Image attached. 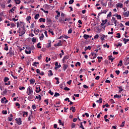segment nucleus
I'll return each mask as SVG.
<instances>
[{
    "label": "nucleus",
    "instance_id": "obj_10",
    "mask_svg": "<svg viewBox=\"0 0 129 129\" xmlns=\"http://www.w3.org/2000/svg\"><path fill=\"white\" fill-rule=\"evenodd\" d=\"M54 47H59V46H62V43H61V40H60L58 43L57 44H54Z\"/></svg>",
    "mask_w": 129,
    "mask_h": 129
},
{
    "label": "nucleus",
    "instance_id": "obj_11",
    "mask_svg": "<svg viewBox=\"0 0 129 129\" xmlns=\"http://www.w3.org/2000/svg\"><path fill=\"white\" fill-rule=\"evenodd\" d=\"M55 13H56V14H57V15L55 16V19H56V20H58V18H59L60 17V12H59V11H56Z\"/></svg>",
    "mask_w": 129,
    "mask_h": 129
},
{
    "label": "nucleus",
    "instance_id": "obj_57",
    "mask_svg": "<svg viewBox=\"0 0 129 129\" xmlns=\"http://www.w3.org/2000/svg\"><path fill=\"white\" fill-rule=\"evenodd\" d=\"M39 32H40V30L39 29L34 30V33H35V34H36V33H39Z\"/></svg>",
    "mask_w": 129,
    "mask_h": 129
},
{
    "label": "nucleus",
    "instance_id": "obj_39",
    "mask_svg": "<svg viewBox=\"0 0 129 129\" xmlns=\"http://www.w3.org/2000/svg\"><path fill=\"white\" fill-rule=\"evenodd\" d=\"M46 21H47V23H49V24H50V23H51V22H52V20L50 18H47Z\"/></svg>",
    "mask_w": 129,
    "mask_h": 129
},
{
    "label": "nucleus",
    "instance_id": "obj_37",
    "mask_svg": "<svg viewBox=\"0 0 129 129\" xmlns=\"http://www.w3.org/2000/svg\"><path fill=\"white\" fill-rule=\"evenodd\" d=\"M26 20L28 21H31V20H32V17H31V16H27L26 18Z\"/></svg>",
    "mask_w": 129,
    "mask_h": 129
},
{
    "label": "nucleus",
    "instance_id": "obj_56",
    "mask_svg": "<svg viewBox=\"0 0 129 129\" xmlns=\"http://www.w3.org/2000/svg\"><path fill=\"white\" fill-rule=\"evenodd\" d=\"M11 28H15L16 27V25L14 23H11Z\"/></svg>",
    "mask_w": 129,
    "mask_h": 129
},
{
    "label": "nucleus",
    "instance_id": "obj_41",
    "mask_svg": "<svg viewBox=\"0 0 129 129\" xmlns=\"http://www.w3.org/2000/svg\"><path fill=\"white\" fill-rule=\"evenodd\" d=\"M81 65V63H80L79 62H77L76 63L75 66H76V67H77L78 66L80 67Z\"/></svg>",
    "mask_w": 129,
    "mask_h": 129
},
{
    "label": "nucleus",
    "instance_id": "obj_46",
    "mask_svg": "<svg viewBox=\"0 0 129 129\" xmlns=\"http://www.w3.org/2000/svg\"><path fill=\"white\" fill-rule=\"evenodd\" d=\"M32 114H33V112H32L31 111V113L28 117V120H29L30 121L31 120V116H32Z\"/></svg>",
    "mask_w": 129,
    "mask_h": 129
},
{
    "label": "nucleus",
    "instance_id": "obj_22",
    "mask_svg": "<svg viewBox=\"0 0 129 129\" xmlns=\"http://www.w3.org/2000/svg\"><path fill=\"white\" fill-rule=\"evenodd\" d=\"M54 79H55V80H56V82L55 83L56 84H59V83H60V82H59V78L55 77L54 78Z\"/></svg>",
    "mask_w": 129,
    "mask_h": 129
},
{
    "label": "nucleus",
    "instance_id": "obj_55",
    "mask_svg": "<svg viewBox=\"0 0 129 129\" xmlns=\"http://www.w3.org/2000/svg\"><path fill=\"white\" fill-rule=\"evenodd\" d=\"M48 93H50V94L51 95H54V93L53 92H52V91H51V90H50L49 91Z\"/></svg>",
    "mask_w": 129,
    "mask_h": 129
},
{
    "label": "nucleus",
    "instance_id": "obj_50",
    "mask_svg": "<svg viewBox=\"0 0 129 129\" xmlns=\"http://www.w3.org/2000/svg\"><path fill=\"white\" fill-rule=\"evenodd\" d=\"M74 3V0H70L69 2V5H72Z\"/></svg>",
    "mask_w": 129,
    "mask_h": 129
},
{
    "label": "nucleus",
    "instance_id": "obj_34",
    "mask_svg": "<svg viewBox=\"0 0 129 129\" xmlns=\"http://www.w3.org/2000/svg\"><path fill=\"white\" fill-rule=\"evenodd\" d=\"M39 39L40 40V41L43 40V39H44V34H42L41 36L39 37Z\"/></svg>",
    "mask_w": 129,
    "mask_h": 129
},
{
    "label": "nucleus",
    "instance_id": "obj_25",
    "mask_svg": "<svg viewBox=\"0 0 129 129\" xmlns=\"http://www.w3.org/2000/svg\"><path fill=\"white\" fill-rule=\"evenodd\" d=\"M9 80H10V79L8 77H5L4 79V82H8V81H9Z\"/></svg>",
    "mask_w": 129,
    "mask_h": 129
},
{
    "label": "nucleus",
    "instance_id": "obj_30",
    "mask_svg": "<svg viewBox=\"0 0 129 129\" xmlns=\"http://www.w3.org/2000/svg\"><path fill=\"white\" fill-rule=\"evenodd\" d=\"M123 41H124V44H126V43H127V42L129 41V39H127L126 38H124L123 39Z\"/></svg>",
    "mask_w": 129,
    "mask_h": 129
},
{
    "label": "nucleus",
    "instance_id": "obj_47",
    "mask_svg": "<svg viewBox=\"0 0 129 129\" xmlns=\"http://www.w3.org/2000/svg\"><path fill=\"white\" fill-rule=\"evenodd\" d=\"M105 106H106V107H108V106H109V105H108V104H106L105 105H103V106H102L103 108H104V107H105Z\"/></svg>",
    "mask_w": 129,
    "mask_h": 129
},
{
    "label": "nucleus",
    "instance_id": "obj_26",
    "mask_svg": "<svg viewBox=\"0 0 129 129\" xmlns=\"http://www.w3.org/2000/svg\"><path fill=\"white\" fill-rule=\"evenodd\" d=\"M16 8H17V7H14L12 9H11L10 10L11 13H14V12H15V10H16Z\"/></svg>",
    "mask_w": 129,
    "mask_h": 129
},
{
    "label": "nucleus",
    "instance_id": "obj_8",
    "mask_svg": "<svg viewBox=\"0 0 129 129\" xmlns=\"http://www.w3.org/2000/svg\"><path fill=\"white\" fill-rule=\"evenodd\" d=\"M55 67L54 68V69H55V70H57L58 68H60V67H61V64H60V63L59 65L58 64V62H55Z\"/></svg>",
    "mask_w": 129,
    "mask_h": 129
},
{
    "label": "nucleus",
    "instance_id": "obj_38",
    "mask_svg": "<svg viewBox=\"0 0 129 129\" xmlns=\"http://www.w3.org/2000/svg\"><path fill=\"white\" fill-rule=\"evenodd\" d=\"M40 45H41V43H40V42H39L37 44V47L38 49H41L42 48V46H40Z\"/></svg>",
    "mask_w": 129,
    "mask_h": 129
},
{
    "label": "nucleus",
    "instance_id": "obj_35",
    "mask_svg": "<svg viewBox=\"0 0 129 129\" xmlns=\"http://www.w3.org/2000/svg\"><path fill=\"white\" fill-rule=\"evenodd\" d=\"M25 115H26V116H28V112H23V117H25Z\"/></svg>",
    "mask_w": 129,
    "mask_h": 129
},
{
    "label": "nucleus",
    "instance_id": "obj_53",
    "mask_svg": "<svg viewBox=\"0 0 129 129\" xmlns=\"http://www.w3.org/2000/svg\"><path fill=\"white\" fill-rule=\"evenodd\" d=\"M64 90L67 91H69V90H70V89L67 87H66L64 88Z\"/></svg>",
    "mask_w": 129,
    "mask_h": 129
},
{
    "label": "nucleus",
    "instance_id": "obj_42",
    "mask_svg": "<svg viewBox=\"0 0 129 129\" xmlns=\"http://www.w3.org/2000/svg\"><path fill=\"white\" fill-rule=\"evenodd\" d=\"M60 96V94H59L57 92H55L54 93V97H57V96Z\"/></svg>",
    "mask_w": 129,
    "mask_h": 129
},
{
    "label": "nucleus",
    "instance_id": "obj_14",
    "mask_svg": "<svg viewBox=\"0 0 129 129\" xmlns=\"http://www.w3.org/2000/svg\"><path fill=\"white\" fill-rule=\"evenodd\" d=\"M116 18H117V20H121V16L118 14H115Z\"/></svg>",
    "mask_w": 129,
    "mask_h": 129
},
{
    "label": "nucleus",
    "instance_id": "obj_20",
    "mask_svg": "<svg viewBox=\"0 0 129 129\" xmlns=\"http://www.w3.org/2000/svg\"><path fill=\"white\" fill-rule=\"evenodd\" d=\"M16 5H20L21 4V0H15Z\"/></svg>",
    "mask_w": 129,
    "mask_h": 129
},
{
    "label": "nucleus",
    "instance_id": "obj_24",
    "mask_svg": "<svg viewBox=\"0 0 129 129\" xmlns=\"http://www.w3.org/2000/svg\"><path fill=\"white\" fill-rule=\"evenodd\" d=\"M107 12H108V9L103 10V11H102L101 12V14H106Z\"/></svg>",
    "mask_w": 129,
    "mask_h": 129
},
{
    "label": "nucleus",
    "instance_id": "obj_9",
    "mask_svg": "<svg viewBox=\"0 0 129 129\" xmlns=\"http://www.w3.org/2000/svg\"><path fill=\"white\" fill-rule=\"evenodd\" d=\"M91 55L93 57H91V59H95L97 57V54L95 53L94 52H92Z\"/></svg>",
    "mask_w": 129,
    "mask_h": 129
},
{
    "label": "nucleus",
    "instance_id": "obj_5",
    "mask_svg": "<svg viewBox=\"0 0 129 129\" xmlns=\"http://www.w3.org/2000/svg\"><path fill=\"white\" fill-rule=\"evenodd\" d=\"M116 8L117 9H118V8H120V9H122V8H123V5L121 3H118L116 4Z\"/></svg>",
    "mask_w": 129,
    "mask_h": 129
},
{
    "label": "nucleus",
    "instance_id": "obj_1",
    "mask_svg": "<svg viewBox=\"0 0 129 129\" xmlns=\"http://www.w3.org/2000/svg\"><path fill=\"white\" fill-rule=\"evenodd\" d=\"M35 49V47L34 45H31V46L26 47V50H25L26 54H31V51Z\"/></svg>",
    "mask_w": 129,
    "mask_h": 129
},
{
    "label": "nucleus",
    "instance_id": "obj_58",
    "mask_svg": "<svg viewBox=\"0 0 129 129\" xmlns=\"http://www.w3.org/2000/svg\"><path fill=\"white\" fill-rule=\"evenodd\" d=\"M1 7H2V8H3V9H5V8H6V4H5V3L2 4L1 5Z\"/></svg>",
    "mask_w": 129,
    "mask_h": 129
},
{
    "label": "nucleus",
    "instance_id": "obj_27",
    "mask_svg": "<svg viewBox=\"0 0 129 129\" xmlns=\"http://www.w3.org/2000/svg\"><path fill=\"white\" fill-rule=\"evenodd\" d=\"M128 64H129V57H127L126 59V62L125 63V65L126 66Z\"/></svg>",
    "mask_w": 129,
    "mask_h": 129
},
{
    "label": "nucleus",
    "instance_id": "obj_40",
    "mask_svg": "<svg viewBox=\"0 0 129 129\" xmlns=\"http://www.w3.org/2000/svg\"><path fill=\"white\" fill-rule=\"evenodd\" d=\"M39 64L38 62L35 61L34 62H33V66H35V67H36V66H37V64Z\"/></svg>",
    "mask_w": 129,
    "mask_h": 129
},
{
    "label": "nucleus",
    "instance_id": "obj_45",
    "mask_svg": "<svg viewBox=\"0 0 129 129\" xmlns=\"http://www.w3.org/2000/svg\"><path fill=\"white\" fill-rule=\"evenodd\" d=\"M36 41H37V38H35V37H33L32 38V42L33 43H36Z\"/></svg>",
    "mask_w": 129,
    "mask_h": 129
},
{
    "label": "nucleus",
    "instance_id": "obj_17",
    "mask_svg": "<svg viewBox=\"0 0 129 129\" xmlns=\"http://www.w3.org/2000/svg\"><path fill=\"white\" fill-rule=\"evenodd\" d=\"M70 110H72L73 112H75L76 111V109H75V107H72L70 108Z\"/></svg>",
    "mask_w": 129,
    "mask_h": 129
},
{
    "label": "nucleus",
    "instance_id": "obj_12",
    "mask_svg": "<svg viewBox=\"0 0 129 129\" xmlns=\"http://www.w3.org/2000/svg\"><path fill=\"white\" fill-rule=\"evenodd\" d=\"M68 68V65L63 64V68H62L63 71H66V69H67Z\"/></svg>",
    "mask_w": 129,
    "mask_h": 129
},
{
    "label": "nucleus",
    "instance_id": "obj_63",
    "mask_svg": "<svg viewBox=\"0 0 129 129\" xmlns=\"http://www.w3.org/2000/svg\"><path fill=\"white\" fill-rule=\"evenodd\" d=\"M32 109H36V108H37V107L36 106V105H33L32 106Z\"/></svg>",
    "mask_w": 129,
    "mask_h": 129
},
{
    "label": "nucleus",
    "instance_id": "obj_3",
    "mask_svg": "<svg viewBox=\"0 0 129 129\" xmlns=\"http://www.w3.org/2000/svg\"><path fill=\"white\" fill-rule=\"evenodd\" d=\"M27 93L28 95H30V94H32V93H33V88H32V87L29 86L28 87Z\"/></svg>",
    "mask_w": 129,
    "mask_h": 129
},
{
    "label": "nucleus",
    "instance_id": "obj_33",
    "mask_svg": "<svg viewBox=\"0 0 129 129\" xmlns=\"http://www.w3.org/2000/svg\"><path fill=\"white\" fill-rule=\"evenodd\" d=\"M83 37L85 39H88L89 38V35H87V34H84V36H83Z\"/></svg>",
    "mask_w": 129,
    "mask_h": 129
},
{
    "label": "nucleus",
    "instance_id": "obj_6",
    "mask_svg": "<svg viewBox=\"0 0 129 129\" xmlns=\"http://www.w3.org/2000/svg\"><path fill=\"white\" fill-rule=\"evenodd\" d=\"M7 54H10L11 56H14V51H13V48L11 47L9 49V52Z\"/></svg>",
    "mask_w": 129,
    "mask_h": 129
},
{
    "label": "nucleus",
    "instance_id": "obj_31",
    "mask_svg": "<svg viewBox=\"0 0 129 129\" xmlns=\"http://www.w3.org/2000/svg\"><path fill=\"white\" fill-rule=\"evenodd\" d=\"M96 102H99V103H102V98H99V99L98 100H97Z\"/></svg>",
    "mask_w": 129,
    "mask_h": 129
},
{
    "label": "nucleus",
    "instance_id": "obj_49",
    "mask_svg": "<svg viewBox=\"0 0 129 129\" xmlns=\"http://www.w3.org/2000/svg\"><path fill=\"white\" fill-rule=\"evenodd\" d=\"M116 37L118 38V39H119V38H120V33H117L116 34Z\"/></svg>",
    "mask_w": 129,
    "mask_h": 129
},
{
    "label": "nucleus",
    "instance_id": "obj_51",
    "mask_svg": "<svg viewBox=\"0 0 129 129\" xmlns=\"http://www.w3.org/2000/svg\"><path fill=\"white\" fill-rule=\"evenodd\" d=\"M103 47L104 48H105V47H107V48H109V45H108L107 43H106V44H104L103 45Z\"/></svg>",
    "mask_w": 129,
    "mask_h": 129
},
{
    "label": "nucleus",
    "instance_id": "obj_29",
    "mask_svg": "<svg viewBox=\"0 0 129 129\" xmlns=\"http://www.w3.org/2000/svg\"><path fill=\"white\" fill-rule=\"evenodd\" d=\"M39 17H40V15H39V14H36L34 17L35 20H38V19L39 18Z\"/></svg>",
    "mask_w": 129,
    "mask_h": 129
},
{
    "label": "nucleus",
    "instance_id": "obj_19",
    "mask_svg": "<svg viewBox=\"0 0 129 129\" xmlns=\"http://www.w3.org/2000/svg\"><path fill=\"white\" fill-rule=\"evenodd\" d=\"M85 51H86L87 50H91V46H88V47L85 46Z\"/></svg>",
    "mask_w": 129,
    "mask_h": 129
},
{
    "label": "nucleus",
    "instance_id": "obj_59",
    "mask_svg": "<svg viewBox=\"0 0 129 129\" xmlns=\"http://www.w3.org/2000/svg\"><path fill=\"white\" fill-rule=\"evenodd\" d=\"M8 92V91L7 90H5L3 91V92L2 93V95H4V94H6Z\"/></svg>",
    "mask_w": 129,
    "mask_h": 129
},
{
    "label": "nucleus",
    "instance_id": "obj_4",
    "mask_svg": "<svg viewBox=\"0 0 129 129\" xmlns=\"http://www.w3.org/2000/svg\"><path fill=\"white\" fill-rule=\"evenodd\" d=\"M16 123L19 124V125H21L22 124V118H17L15 119Z\"/></svg>",
    "mask_w": 129,
    "mask_h": 129
},
{
    "label": "nucleus",
    "instance_id": "obj_28",
    "mask_svg": "<svg viewBox=\"0 0 129 129\" xmlns=\"http://www.w3.org/2000/svg\"><path fill=\"white\" fill-rule=\"evenodd\" d=\"M53 76V73H52V71L49 70L48 71V76Z\"/></svg>",
    "mask_w": 129,
    "mask_h": 129
},
{
    "label": "nucleus",
    "instance_id": "obj_7",
    "mask_svg": "<svg viewBox=\"0 0 129 129\" xmlns=\"http://www.w3.org/2000/svg\"><path fill=\"white\" fill-rule=\"evenodd\" d=\"M35 91L36 93H39V92H41V91H42V90L40 88V86H37L36 87Z\"/></svg>",
    "mask_w": 129,
    "mask_h": 129
},
{
    "label": "nucleus",
    "instance_id": "obj_16",
    "mask_svg": "<svg viewBox=\"0 0 129 129\" xmlns=\"http://www.w3.org/2000/svg\"><path fill=\"white\" fill-rule=\"evenodd\" d=\"M22 24H23L22 22H20V23L19 22H17V28H19V27L22 26Z\"/></svg>",
    "mask_w": 129,
    "mask_h": 129
},
{
    "label": "nucleus",
    "instance_id": "obj_21",
    "mask_svg": "<svg viewBox=\"0 0 129 129\" xmlns=\"http://www.w3.org/2000/svg\"><path fill=\"white\" fill-rule=\"evenodd\" d=\"M30 84H34V83H35L36 81H35V80H34V79H32L30 80Z\"/></svg>",
    "mask_w": 129,
    "mask_h": 129
},
{
    "label": "nucleus",
    "instance_id": "obj_61",
    "mask_svg": "<svg viewBox=\"0 0 129 129\" xmlns=\"http://www.w3.org/2000/svg\"><path fill=\"white\" fill-rule=\"evenodd\" d=\"M112 21H113V22H117V20H115V18L114 17L112 18Z\"/></svg>",
    "mask_w": 129,
    "mask_h": 129
},
{
    "label": "nucleus",
    "instance_id": "obj_36",
    "mask_svg": "<svg viewBox=\"0 0 129 129\" xmlns=\"http://www.w3.org/2000/svg\"><path fill=\"white\" fill-rule=\"evenodd\" d=\"M105 38V35H103L101 36L100 39L101 40V41H103Z\"/></svg>",
    "mask_w": 129,
    "mask_h": 129
},
{
    "label": "nucleus",
    "instance_id": "obj_15",
    "mask_svg": "<svg viewBox=\"0 0 129 129\" xmlns=\"http://www.w3.org/2000/svg\"><path fill=\"white\" fill-rule=\"evenodd\" d=\"M39 22L41 23V22H43V23H45L46 22V19L45 18H41L39 19Z\"/></svg>",
    "mask_w": 129,
    "mask_h": 129
},
{
    "label": "nucleus",
    "instance_id": "obj_60",
    "mask_svg": "<svg viewBox=\"0 0 129 129\" xmlns=\"http://www.w3.org/2000/svg\"><path fill=\"white\" fill-rule=\"evenodd\" d=\"M19 89L20 90H25V87H20Z\"/></svg>",
    "mask_w": 129,
    "mask_h": 129
},
{
    "label": "nucleus",
    "instance_id": "obj_2",
    "mask_svg": "<svg viewBox=\"0 0 129 129\" xmlns=\"http://www.w3.org/2000/svg\"><path fill=\"white\" fill-rule=\"evenodd\" d=\"M19 36H23V35H24V34L26 33V32L25 31V27H22L21 28H19Z\"/></svg>",
    "mask_w": 129,
    "mask_h": 129
},
{
    "label": "nucleus",
    "instance_id": "obj_52",
    "mask_svg": "<svg viewBox=\"0 0 129 129\" xmlns=\"http://www.w3.org/2000/svg\"><path fill=\"white\" fill-rule=\"evenodd\" d=\"M16 106H18V108H20V107H21V105H20V103L18 102L16 103Z\"/></svg>",
    "mask_w": 129,
    "mask_h": 129
},
{
    "label": "nucleus",
    "instance_id": "obj_44",
    "mask_svg": "<svg viewBox=\"0 0 129 129\" xmlns=\"http://www.w3.org/2000/svg\"><path fill=\"white\" fill-rule=\"evenodd\" d=\"M116 47H121L122 46V43H119L117 45H116Z\"/></svg>",
    "mask_w": 129,
    "mask_h": 129
},
{
    "label": "nucleus",
    "instance_id": "obj_32",
    "mask_svg": "<svg viewBox=\"0 0 129 129\" xmlns=\"http://www.w3.org/2000/svg\"><path fill=\"white\" fill-rule=\"evenodd\" d=\"M58 123H59L60 125L64 126V123H62V121L60 119L58 120Z\"/></svg>",
    "mask_w": 129,
    "mask_h": 129
},
{
    "label": "nucleus",
    "instance_id": "obj_23",
    "mask_svg": "<svg viewBox=\"0 0 129 129\" xmlns=\"http://www.w3.org/2000/svg\"><path fill=\"white\" fill-rule=\"evenodd\" d=\"M35 98H36V99H39V100L40 101V100H41V98H42V96H41L40 95H39L38 96H36L35 97Z\"/></svg>",
    "mask_w": 129,
    "mask_h": 129
},
{
    "label": "nucleus",
    "instance_id": "obj_13",
    "mask_svg": "<svg viewBox=\"0 0 129 129\" xmlns=\"http://www.w3.org/2000/svg\"><path fill=\"white\" fill-rule=\"evenodd\" d=\"M48 43H47V45H46V48H50L51 43H52V41H51V40H48Z\"/></svg>",
    "mask_w": 129,
    "mask_h": 129
},
{
    "label": "nucleus",
    "instance_id": "obj_43",
    "mask_svg": "<svg viewBox=\"0 0 129 129\" xmlns=\"http://www.w3.org/2000/svg\"><path fill=\"white\" fill-rule=\"evenodd\" d=\"M118 88L119 89V93H120L123 90V89H122L121 87H119Z\"/></svg>",
    "mask_w": 129,
    "mask_h": 129
},
{
    "label": "nucleus",
    "instance_id": "obj_64",
    "mask_svg": "<svg viewBox=\"0 0 129 129\" xmlns=\"http://www.w3.org/2000/svg\"><path fill=\"white\" fill-rule=\"evenodd\" d=\"M99 35L98 34H96L94 37V39H97L98 38H99Z\"/></svg>",
    "mask_w": 129,
    "mask_h": 129
},
{
    "label": "nucleus",
    "instance_id": "obj_62",
    "mask_svg": "<svg viewBox=\"0 0 129 129\" xmlns=\"http://www.w3.org/2000/svg\"><path fill=\"white\" fill-rule=\"evenodd\" d=\"M72 29H70L68 31V34H72Z\"/></svg>",
    "mask_w": 129,
    "mask_h": 129
},
{
    "label": "nucleus",
    "instance_id": "obj_54",
    "mask_svg": "<svg viewBox=\"0 0 129 129\" xmlns=\"http://www.w3.org/2000/svg\"><path fill=\"white\" fill-rule=\"evenodd\" d=\"M107 18H110L111 17V12H110L107 16Z\"/></svg>",
    "mask_w": 129,
    "mask_h": 129
},
{
    "label": "nucleus",
    "instance_id": "obj_48",
    "mask_svg": "<svg viewBox=\"0 0 129 129\" xmlns=\"http://www.w3.org/2000/svg\"><path fill=\"white\" fill-rule=\"evenodd\" d=\"M3 114H7L8 111L7 110H3L2 111Z\"/></svg>",
    "mask_w": 129,
    "mask_h": 129
},
{
    "label": "nucleus",
    "instance_id": "obj_18",
    "mask_svg": "<svg viewBox=\"0 0 129 129\" xmlns=\"http://www.w3.org/2000/svg\"><path fill=\"white\" fill-rule=\"evenodd\" d=\"M121 98V95L116 94L114 96V98Z\"/></svg>",
    "mask_w": 129,
    "mask_h": 129
}]
</instances>
